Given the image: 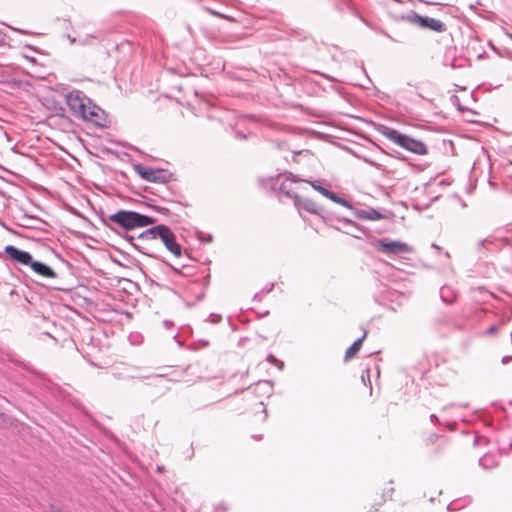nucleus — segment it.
I'll return each mask as SVG.
<instances>
[{"instance_id":"obj_1","label":"nucleus","mask_w":512,"mask_h":512,"mask_svg":"<svg viewBox=\"0 0 512 512\" xmlns=\"http://www.w3.org/2000/svg\"><path fill=\"white\" fill-rule=\"evenodd\" d=\"M137 212L130 210H119L116 213L102 217V223L111 231L117 233L128 241L135 249L141 251L142 247L134 243L137 239L134 235L129 234L137 228Z\"/></svg>"},{"instance_id":"obj_2","label":"nucleus","mask_w":512,"mask_h":512,"mask_svg":"<svg viewBox=\"0 0 512 512\" xmlns=\"http://www.w3.org/2000/svg\"><path fill=\"white\" fill-rule=\"evenodd\" d=\"M66 103L75 117L100 125V108L92 105L91 100L82 91L73 90L68 93Z\"/></svg>"},{"instance_id":"obj_3","label":"nucleus","mask_w":512,"mask_h":512,"mask_svg":"<svg viewBox=\"0 0 512 512\" xmlns=\"http://www.w3.org/2000/svg\"><path fill=\"white\" fill-rule=\"evenodd\" d=\"M160 239L165 248L176 258L183 256L181 245L176 241V236L173 231L164 224H159L146 229L137 235V240L150 241Z\"/></svg>"},{"instance_id":"obj_4","label":"nucleus","mask_w":512,"mask_h":512,"mask_svg":"<svg viewBox=\"0 0 512 512\" xmlns=\"http://www.w3.org/2000/svg\"><path fill=\"white\" fill-rule=\"evenodd\" d=\"M381 133L390 141L412 153L417 155H426L428 153V149L425 143L420 140L411 138L408 135L402 134L394 128L383 127Z\"/></svg>"},{"instance_id":"obj_5","label":"nucleus","mask_w":512,"mask_h":512,"mask_svg":"<svg viewBox=\"0 0 512 512\" xmlns=\"http://www.w3.org/2000/svg\"><path fill=\"white\" fill-rule=\"evenodd\" d=\"M375 248L387 255H400L410 253L411 247L401 241L391 240L389 238H381L374 243Z\"/></svg>"},{"instance_id":"obj_6","label":"nucleus","mask_w":512,"mask_h":512,"mask_svg":"<svg viewBox=\"0 0 512 512\" xmlns=\"http://www.w3.org/2000/svg\"><path fill=\"white\" fill-rule=\"evenodd\" d=\"M408 19L412 24H415L421 28L428 29L431 31L441 33V32H445L447 29L446 25L442 21L435 19V18L428 17V16H422L415 12H413L408 17Z\"/></svg>"},{"instance_id":"obj_7","label":"nucleus","mask_w":512,"mask_h":512,"mask_svg":"<svg viewBox=\"0 0 512 512\" xmlns=\"http://www.w3.org/2000/svg\"><path fill=\"white\" fill-rule=\"evenodd\" d=\"M135 172L141 176L142 179L149 182H164L165 181V173L161 169H152L149 167H145L143 165H135Z\"/></svg>"},{"instance_id":"obj_8","label":"nucleus","mask_w":512,"mask_h":512,"mask_svg":"<svg viewBox=\"0 0 512 512\" xmlns=\"http://www.w3.org/2000/svg\"><path fill=\"white\" fill-rule=\"evenodd\" d=\"M4 253L11 261L20 265L28 266L32 259V255L29 252L20 250L13 245H7L4 248Z\"/></svg>"},{"instance_id":"obj_9","label":"nucleus","mask_w":512,"mask_h":512,"mask_svg":"<svg viewBox=\"0 0 512 512\" xmlns=\"http://www.w3.org/2000/svg\"><path fill=\"white\" fill-rule=\"evenodd\" d=\"M294 203L297 206V208L306 210L307 212L315 215H319L324 218L323 216V207L318 205L315 201L309 198H302L299 195L295 194L293 195Z\"/></svg>"},{"instance_id":"obj_10","label":"nucleus","mask_w":512,"mask_h":512,"mask_svg":"<svg viewBox=\"0 0 512 512\" xmlns=\"http://www.w3.org/2000/svg\"><path fill=\"white\" fill-rule=\"evenodd\" d=\"M28 266L31 268V270L36 273L37 275L46 278V279H53L56 278L55 271L48 265H46L43 262L40 261H34L31 259Z\"/></svg>"},{"instance_id":"obj_11","label":"nucleus","mask_w":512,"mask_h":512,"mask_svg":"<svg viewBox=\"0 0 512 512\" xmlns=\"http://www.w3.org/2000/svg\"><path fill=\"white\" fill-rule=\"evenodd\" d=\"M354 214L358 219L361 220H380L384 218V215L372 207L366 209H354Z\"/></svg>"},{"instance_id":"obj_12","label":"nucleus","mask_w":512,"mask_h":512,"mask_svg":"<svg viewBox=\"0 0 512 512\" xmlns=\"http://www.w3.org/2000/svg\"><path fill=\"white\" fill-rule=\"evenodd\" d=\"M499 455L495 453H486L479 459V464L485 469H490L498 465Z\"/></svg>"},{"instance_id":"obj_13","label":"nucleus","mask_w":512,"mask_h":512,"mask_svg":"<svg viewBox=\"0 0 512 512\" xmlns=\"http://www.w3.org/2000/svg\"><path fill=\"white\" fill-rule=\"evenodd\" d=\"M367 333L364 332L363 336L353 342V344L345 352V360L351 359L362 347V343L366 338Z\"/></svg>"},{"instance_id":"obj_14","label":"nucleus","mask_w":512,"mask_h":512,"mask_svg":"<svg viewBox=\"0 0 512 512\" xmlns=\"http://www.w3.org/2000/svg\"><path fill=\"white\" fill-rule=\"evenodd\" d=\"M434 438L437 441L436 447L433 449L434 455H440L442 454L448 447V440L444 437H439L434 435Z\"/></svg>"},{"instance_id":"obj_15","label":"nucleus","mask_w":512,"mask_h":512,"mask_svg":"<svg viewBox=\"0 0 512 512\" xmlns=\"http://www.w3.org/2000/svg\"><path fill=\"white\" fill-rule=\"evenodd\" d=\"M137 228L146 227L156 222V219L137 212Z\"/></svg>"},{"instance_id":"obj_16","label":"nucleus","mask_w":512,"mask_h":512,"mask_svg":"<svg viewBox=\"0 0 512 512\" xmlns=\"http://www.w3.org/2000/svg\"><path fill=\"white\" fill-rule=\"evenodd\" d=\"M297 180L293 176V179L287 178L285 181H283L279 187L280 191L287 195L288 197H293L290 192V185L292 182H296Z\"/></svg>"},{"instance_id":"obj_17","label":"nucleus","mask_w":512,"mask_h":512,"mask_svg":"<svg viewBox=\"0 0 512 512\" xmlns=\"http://www.w3.org/2000/svg\"><path fill=\"white\" fill-rule=\"evenodd\" d=\"M361 159H362L365 163H367V164H369V165L373 166L374 168H376L377 170L385 171V168H384V166H383L382 164H380V163H378V162H376V161L372 160L371 158L366 157V156H363V157H361Z\"/></svg>"},{"instance_id":"obj_18","label":"nucleus","mask_w":512,"mask_h":512,"mask_svg":"<svg viewBox=\"0 0 512 512\" xmlns=\"http://www.w3.org/2000/svg\"><path fill=\"white\" fill-rule=\"evenodd\" d=\"M274 287V284L273 283H270V284H267L259 293H256L254 298H258V299H261L264 295L268 294L269 292L272 291Z\"/></svg>"},{"instance_id":"obj_19","label":"nucleus","mask_w":512,"mask_h":512,"mask_svg":"<svg viewBox=\"0 0 512 512\" xmlns=\"http://www.w3.org/2000/svg\"><path fill=\"white\" fill-rule=\"evenodd\" d=\"M222 320V316L219 314L212 313L206 318V322L211 324H218Z\"/></svg>"},{"instance_id":"obj_20","label":"nucleus","mask_w":512,"mask_h":512,"mask_svg":"<svg viewBox=\"0 0 512 512\" xmlns=\"http://www.w3.org/2000/svg\"><path fill=\"white\" fill-rule=\"evenodd\" d=\"M313 189H315L316 191H318L320 194H322L324 197H327V192H329L330 190L321 186V185H318L317 183H314L312 182L311 183Z\"/></svg>"},{"instance_id":"obj_21","label":"nucleus","mask_w":512,"mask_h":512,"mask_svg":"<svg viewBox=\"0 0 512 512\" xmlns=\"http://www.w3.org/2000/svg\"><path fill=\"white\" fill-rule=\"evenodd\" d=\"M335 203L340 204L341 206L346 207L350 210H354L353 205L349 201L340 196L337 198Z\"/></svg>"},{"instance_id":"obj_22","label":"nucleus","mask_w":512,"mask_h":512,"mask_svg":"<svg viewBox=\"0 0 512 512\" xmlns=\"http://www.w3.org/2000/svg\"><path fill=\"white\" fill-rule=\"evenodd\" d=\"M338 220H339V221H341V222L346 223L347 225H350V226L354 227V228H355V229H357V230L362 231V230L360 229V227L358 226V224H357L356 222L352 221V220H349V219H347V218H338Z\"/></svg>"},{"instance_id":"obj_23","label":"nucleus","mask_w":512,"mask_h":512,"mask_svg":"<svg viewBox=\"0 0 512 512\" xmlns=\"http://www.w3.org/2000/svg\"><path fill=\"white\" fill-rule=\"evenodd\" d=\"M267 361L272 364L279 365L280 368H281V366H283V363L279 362L278 359L272 354L268 355Z\"/></svg>"},{"instance_id":"obj_24","label":"nucleus","mask_w":512,"mask_h":512,"mask_svg":"<svg viewBox=\"0 0 512 512\" xmlns=\"http://www.w3.org/2000/svg\"><path fill=\"white\" fill-rule=\"evenodd\" d=\"M446 291H448V288H446V287H442V288H441V298H442V300H443L444 302H446V303H451V302L453 301V299H446V298H445V293H446Z\"/></svg>"},{"instance_id":"obj_25","label":"nucleus","mask_w":512,"mask_h":512,"mask_svg":"<svg viewBox=\"0 0 512 512\" xmlns=\"http://www.w3.org/2000/svg\"><path fill=\"white\" fill-rule=\"evenodd\" d=\"M327 194L328 195L326 198L330 199L333 202H336L337 198L339 197L335 192H333L331 190L329 192H327Z\"/></svg>"},{"instance_id":"obj_26","label":"nucleus","mask_w":512,"mask_h":512,"mask_svg":"<svg viewBox=\"0 0 512 512\" xmlns=\"http://www.w3.org/2000/svg\"><path fill=\"white\" fill-rule=\"evenodd\" d=\"M497 332H498L497 327H496V326H494V325H492V326H490V327L487 329L486 334H488V335H496V334H497Z\"/></svg>"},{"instance_id":"obj_27","label":"nucleus","mask_w":512,"mask_h":512,"mask_svg":"<svg viewBox=\"0 0 512 512\" xmlns=\"http://www.w3.org/2000/svg\"><path fill=\"white\" fill-rule=\"evenodd\" d=\"M205 10L212 14V15H215V16H218V17H221V18H224V15L220 14L219 12L213 10L212 8H209V7H206Z\"/></svg>"},{"instance_id":"obj_28","label":"nucleus","mask_w":512,"mask_h":512,"mask_svg":"<svg viewBox=\"0 0 512 512\" xmlns=\"http://www.w3.org/2000/svg\"><path fill=\"white\" fill-rule=\"evenodd\" d=\"M512 360V355H507V356H504L501 360L502 364L506 365L508 364L510 361Z\"/></svg>"},{"instance_id":"obj_29","label":"nucleus","mask_w":512,"mask_h":512,"mask_svg":"<svg viewBox=\"0 0 512 512\" xmlns=\"http://www.w3.org/2000/svg\"><path fill=\"white\" fill-rule=\"evenodd\" d=\"M481 441H485V438L480 437V436H476L475 439H474V445L480 444Z\"/></svg>"},{"instance_id":"obj_30","label":"nucleus","mask_w":512,"mask_h":512,"mask_svg":"<svg viewBox=\"0 0 512 512\" xmlns=\"http://www.w3.org/2000/svg\"><path fill=\"white\" fill-rule=\"evenodd\" d=\"M430 420H431L432 422H437V421H438V418H437V416H436L435 414H431V415H430Z\"/></svg>"},{"instance_id":"obj_31","label":"nucleus","mask_w":512,"mask_h":512,"mask_svg":"<svg viewBox=\"0 0 512 512\" xmlns=\"http://www.w3.org/2000/svg\"><path fill=\"white\" fill-rule=\"evenodd\" d=\"M169 267H170V269H171L173 272H175V273H179V272H180V270H179L178 268H176V267H174V266H172V265H169Z\"/></svg>"},{"instance_id":"obj_32","label":"nucleus","mask_w":512,"mask_h":512,"mask_svg":"<svg viewBox=\"0 0 512 512\" xmlns=\"http://www.w3.org/2000/svg\"><path fill=\"white\" fill-rule=\"evenodd\" d=\"M432 247H433L434 249H436L437 251H440V250H441V248H440L438 245H436L435 243H433V244H432Z\"/></svg>"},{"instance_id":"obj_33","label":"nucleus","mask_w":512,"mask_h":512,"mask_svg":"<svg viewBox=\"0 0 512 512\" xmlns=\"http://www.w3.org/2000/svg\"><path fill=\"white\" fill-rule=\"evenodd\" d=\"M253 438L256 439V440H261L262 439V435H253Z\"/></svg>"},{"instance_id":"obj_34","label":"nucleus","mask_w":512,"mask_h":512,"mask_svg":"<svg viewBox=\"0 0 512 512\" xmlns=\"http://www.w3.org/2000/svg\"><path fill=\"white\" fill-rule=\"evenodd\" d=\"M205 241H207V242H211V241H212V236H211V235H209L208 237H205Z\"/></svg>"},{"instance_id":"obj_35","label":"nucleus","mask_w":512,"mask_h":512,"mask_svg":"<svg viewBox=\"0 0 512 512\" xmlns=\"http://www.w3.org/2000/svg\"><path fill=\"white\" fill-rule=\"evenodd\" d=\"M157 471H158V472H162V471H163V467H162V466H158V467H157Z\"/></svg>"}]
</instances>
